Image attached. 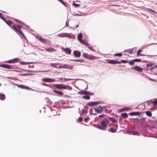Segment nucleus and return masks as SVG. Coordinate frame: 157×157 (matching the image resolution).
<instances>
[{"label": "nucleus", "instance_id": "nucleus-41", "mask_svg": "<svg viewBox=\"0 0 157 157\" xmlns=\"http://www.w3.org/2000/svg\"><path fill=\"white\" fill-rule=\"evenodd\" d=\"M109 119L111 120L113 122H116V121L115 120L114 118L113 117H110Z\"/></svg>", "mask_w": 157, "mask_h": 157}, {"label": "nucleus", "instance_id": "nucleus-54", "mask_svg": "<svg viewBox=\"0 0 157 157\" xmlns=\"http://www.w3.org/2000/svg\"><path fill=\"white\" fill-rule=\"evenodd\" d=\"M17 26L18 27V30H21V26L19 25H17Z\"/></svg>", "mask_w": 157, "mask_h": 157}, {"label": "nucleus", "instance_id": "nucleus-22", "mask_svg": "<svg viewBox=\"0 0 157 157\" xmlns=\"http://www.w3.org/2000/svg\"><path fill=\"white\" fill-rule=\"evenodd\" d=\"M10 27L12 28L15 31H17V28L16 27L14 24L13 23L12 24Z\"/></svg>", "mask_w": 157, "mask_h": 157}, {"label": "nucleus", "instance_id": "nucleus-28", "mask_svg": "<svg viewBox=\"0 0 157 157\" xmlns=\"http://www.w3.org/2000/svg\"><path fill=\"white\" fill-rule=\"evenodd\" d=\"M128 63L129 65H133L134 64V62L133 59L131 60L130 61H128Z\"/></svg>", "mask_w": 157, "mask_h": 157}, {"label": "nucleus", "instance_id": "nucleus-39", "mask_svg": "<svg viewBox=\"0 0 157 157\" xmlns=\"http://www.w3.org/2000/svg\"><path fill=\"white\" fill-rule=\"evenodd\" d=\"M128 60H122L120 62H121V63H128Z\"/></svg>", "mask_w": 157, "mask_h": 157}, {"label": "nucleus", "instance_id": "nucleus-21", "mask_svg": "<svg viewBox=\"0 0 157 157\" xmlns=\"http://www.w3.org/2000/svg\"><path fill=\"white\" fill-rule=\"evenodd\" d=\"M5 22L10 26H11V25H12L13 23V22L11 21L10 20L6 21V20Z\"/></svg>", "mask_w": 157, "mask_h": 157}, {"label": "nucleus", "instance_id": "nucleus-46", "mask_svg": "<svg viewBox=\"0 0 157 157\" xmlns=\"http://www.w3.org/2000/svg\"><path fill=\"white\" fill-rule=\"evenodd\" d=\"M82 117H79L78 118V121L79 122H80L81 121H82Z\"/></svg>", "mask_w": 157, "mask_h": 157}, {"label": "nucleus", "instance_id": "nucleus-57", "mask_svg": "<svg viewBox=\"0 0 157 157\" xmlns=\"http://www.w3.org/2000/svg\"><path fill=\"white\" fill-rule=\"evenodd\" d=\"M2 13H0V17L1 16H2Z\"/></svg>", "mask_w": 157, "mask_h": 157}, {"label": "nucleus", "instance_id": "nucleus-1", "mask_svg": "<svg viewBox=\"0 0 157 157\" xmlns=\"http://www.w3.org/2000/svg\"><path fill=\"white\" fill-rule=\"evenodd\" d=\"M109 124L108 119L105 117H103V118L101 119V125H97L96 127L100 129L105 130Z\"/></svg>", "mask_w": 157, "mask_h": 157}, {"label": "nucleus", "instance_id": "nucleus-10", "mask_svg": "<svg viewBox=\"0 0 157 157\" xmlns=\"http://www.w3.org/2000/svg\"><path fill=\"white\" fill-rule=\"evenodd\" d=\"M43 81L47 82H51L55 81L53 79L49 78H44L42 79Z\"/></svg>", "mask_w": 157, "mask_h": 157}, {"label": "nucleus", "instance_id": "nucleus-35", "mask_svg": "<svg viewBox=\"0 0 157 157\" xmlns=\"http://www.w3.org/2000/svg\"><path fill=\"white\" fill-rule=\"evenodd\" d=\"M134 62H141V60L140 59H133Z\"/></svg>", "mask_w": 157, "mask_h": 157}, {"label": "nucleus", "instance_id": "nucleus-19", "mask_svg": "<svg viewBox=\"0 0 157 157\" xmlns=\"http://www.w3.org/2000/svg\"><path fill=\"white\" fill-rule=\"evenodd\" d=\"M0 99L4 100L5 99V96L4 94H0Z\"/></svg>", "mask_w": 157, "mask_h": 157}, {"label": "nucleus", "instance_id": "nucleus-34", "mask_svg": "<svg viewBox=\"0 0 157 157\" xmlns=\"http://www.w3.org/2000/svg\"><path fill=\"white\" fill-rule=\"evenodd\" d=\"M126 52H128L130 54H132L133 53V51L131 50H127L125 51Z\"/></svg>", "mask_w": 157, "mask_h": 157}, {"label": "nucleus", "instance_id": "nucleus-24", "mask_svg": "<svg viewBox=\"0 0 157 157\" xmlns=\"http://www.w3.org/2000/svg\"><path fill=\"white\" fill-rule=\"evenodd\" d=\"M71 60L74 61H77L80 62H84V60L83 59H72Z\"/></svg>", "mask_w": 157, "mask_h": 157}, {"label": "nucleus", "instance_id": "nucleus-45", "mask_svg": "<svg viewBox=\"0 0 157 157\" xmlns=\"http://www.w3.org/2000/svg\"><path fill=\"white\" fill-rule=\"evenodd\" d=\"M29 75V74H20V75L23 76H28Z\"/></svg>", "mask_w": 157, "mask_h": 157}, {"label": "nucleus", "instance_id": "nucleus-13", "mask_svg": "<svg viewBox=\"0 0 157 157\" xmlns=\"http://www.w3.org/2000/svg\"><path fill=\"white\" fill-rule=\"evenodd\" d=\"M109 63L114 64L117 63L120 64L121 62L119 61H117L115 60H110L108 62Z\"/></svg>", "mask_w": 157, "mask_h": 157}, {"label": "nucleus", "instance_id": "nucleus-7", "mask_svg": "<svg viewBox=\"0 0 157 157\" xmlns=\"http://www.w3.org/2000/svg\"><path fill=\"white\" fill-rule=\"evenodd\" d=\"M103 108V107L99 106L97 108H94V109L95 110V111L97 113H100L103 112L104 110L102 109Z\"/></svg>", "mask_w": 157, "mask_h": 157}, {"label": "nucleus", "instance_id": "nucleus-55", "mask_svg": "<svg viewBox=\"0 0 157 157\" xmlns=\"http://www.w3.org/2000/svg\"><path fill=\"white\" fill-rule=\"evenodd\" d=\"M150 80H151V81H154V82H156L155 80L154 79H152V78H151V79H150Z\"/></svg>", "mask_w": 157, "mask_h": 157}, {"label": "nucleus", "instance_id": "nucleus-26", "mask_svg": "<svg viewBox=\"0 0 157 157\" xmlns=\"http://www.w3.org/2000/svg\"><path fill=\"white\" fill-rule=\"evenodd\" d=\"M146 115L148 117H151L152 116V113L150 111H147L145 113Z\"/></svg>", "mask_w": 157, "mask_h": 157}, {"label": "nucleus", "instance_id": "nucleus-60", "mask_svg": "<svg viewBox=\"0 0 157 157\" xmlns=\"http://www.w3.org/2000/svg\"><path fill=\"white\" fill-rule=\"evenodd\" d=\"M151 56H152V55H151Z\"/></svg>", "mask_w": 157, "mask_h": 157}, {"label": "nucleus", "instance_id": "nucleus-50", "mask_svg": "<svg viewBox=\"0 0 157 157\" xmlns=\"http://www.w3.org/2000/svg\"><path fill=\"white\" fill-rule=\"evenodd\" d=\"M0 18L3 20L4 21L6 20V19H5V18L3 17H2V16L0 17Z\"/></svg>", "mask_w": 157, "mask_h": 157}, {"label": "nucleus", "instance_id": "nucleus-47", "mask_svg": "<svg viewBox=\"0 0 157 157\" xmlns=\"http://www.w3.org/2000/svg\"><path fill=\"white\" fill-rule=\"evenodd\" d=\"M73 5L76 7H77L78 6H80V5L79 4H77L73 2Z\"/></svg>", "mask_w": 157, "mask_h": 157}, {"label": "nucleus", "instance_id": "nucleus-40", "mask_svg": "<svg viewBox=\"0 0 157 157\" xmlns=\"http://www.w3.org/2000/svg\"><path fill=\"white\" fill-rule=\"evenodd\" d=\"M14 20L15 21H16V22H19V23H20V24H23V23L22 21H20L17 19H14Z\"/></svg>", "mask_w": 157, "mask_h": 157}, {"label": "nucleus", "instance_id": "nucleus-20", "mask_svg": "<svg viewBox=\"0 0 157 157\" xmlns=\"http://www.w3.org/2000/svg\"><path fill=\"white\" fill-rule=\"evenodd\" d=\"M80 43H81L82 44L85 45L86 46H88L89 45V44L86 43L85 41L84 40H82L81 41H79Z\"/></svg>", "mask_w": 157, "mask_h": 157}, {"label": "nucleus", "instance_id": "nucleus-14", "mask_svg": "<svg viewBox=\"0 0 157 157\" xmlns=\"http://www.w3.org/2000/svg\"><path fill=\"white\" fill-rule=\"evenodd\" d=\"M63 50L67 54H70L71 53V50L68 48H64Z\"/></svg>", "mask_w": 157, "mask_h": 157}, {"label": "nucleus", "instance_id": "nucleus-6", "mask_svg": "<svg viewBox=\"0 0 157 157\" xmlns=\"http://www.w3.org/2000/svg\"><path fill=\"white\" fill-rule=\"evenodd\" d=\"M19 61V59L18 58H15L13 59L8 60L6 63H17Z\"/></svg>", "mask_w": 157, "mask_h": 157}, {"label": "nucleus", "instance_id": "nucleus-30", "mask_svg": "<svg viewBox=\"0 0 157 157\" xmlns=\"http://www.w3.org/2000/svg\"><path fill=\"white\" fill-rule=\"evenodd\" d=\"M63 67L64 68L71 69L70 67L67 64H64L63 66Z\"/></svg>", "mask_w": 157, "mask_h": 157}, {"label": "nucleus", "instance_id": "nucleus-15", "mask_svg": "<svg viewBox=\"0 0 157 157\" xmlns=\"http://www.w3.org/2000/svg\"><path fill=\"white\" fill-rule=\"evenodd\" d=\"M140 114L139 112H133L129 113V114L131 116H133L135 115L138 116Z\"/></svg>", "mask_w": 157, "mask_h": 157}, {"label": "nucleus", "instance_id": "nucleus-37", "mask_svg": "<svg viewBox=\"0 0 157 157\" xmlns=\"http://www.w3.org/2000/svg\"><path fill=\"white\" fill-rule=\"evenodd\" d=\"M114 56H122V54L121 53H118L115 54Z\"/></svg>", "mask_w": 157, "mask_h": 157}, {"label": "nucleus", "instance_id": "nucleus-36", "mask_svg": "<svg viewBox=\"0 0 157 157\" xmlns=\"http://www.w3.org/2000/svg\"><path fill=\"white\" fill-rule=\"evenodd\" d=\"M19 87H20L21 88H26L27 89H30L28 87L24 86H22V85H20Z\"/></svg>", "mask_w": 157, "mask_h": 157}, {"label": "nucleus", "instance_id": "nucleus-43", "mask_svg": "<svg viewBox=\"0 0 157 157\" xmlns=\"http://www.w3.org/2000/svg\"><path fill=\"white\" fill-rule=\"evenodd\" d=\"M86 46L87 47H88V48H89V49H90V50L92 51H93V47L92 46H90L89 44V45Z\"/></svg>", "mask_w": 157, "mask_h": 157}, {"label": "nucleus", "instance_id": "nucleus-44", "mask_svg": "<svg viewBox=\"0 0 157 157\" xmlns=\"http://www.w3.org/2000/svg\"><path fill=\"white\" fill-rule=\"evenodd\" d=\"M136 55L137 56H145V55L144 54H140V52H139L138 54V52H137Z\"/></svg>", "mask_w": 157, "mask_h": 157}, {"label": "nucleus", "instance_id": "nucleus-29", "mask_svg": "<svg viewBox=\"0 0 157 157\" xmlns=\"http://www.w3.org/2000/svg\"><path fill=\"white\" fill-rule=\"evenodd\" d=\"M82 98L86 100H89L90 98V97L89 96H83Z\"/></svg>", "mask_w": 157, "mask_h": 157}, {"label": "nucleus", "instance_id": "nucleus-3", "mask_svg": "<svg viewBox=\"0 0 157 157\" xmlns=\"http://www.w3.org/2000/svg\"><path fill=\"white\" fill-rule=\"evenodd\" d=\"M82 56L85 58L91 60L95 59L97 58L96 56H93L91 54H89L87 53H83L82 54Z\"/></svg>", "mask_w": 157, "mask_h": 157}, {"label": "nucleus", "instance_id": "nucleus-52", "mask_svg": "<svg viewBox=\"0 0 157 157\" xmlns=\"http://www.w3.org/2000/svg\"><path fill=\"white\" fill-rule=\"evenodd\" d=\"M142 49L138 50L137 51V52H138V54L139 53V52H140H140H142Z\"/></svg>", "mask_w": 157, "mask_h": 157}, {"label": "nucleus", "instance_id": "nucleus-12", "mask_svg": "<svg viewBox=\"0 0 157 157\" xmlns=\"http://www.w3.org/2000/svg\"><path fill=\"white\" fill-rule=\"evenodd\" d=\"M73 54L74 56L75 57H79L81 56L80 52L77 51H75L73 52Z\"/></svg>", "mask_w": 157, "mask_h": 157}, {"label": "nucleus", "instance_id": "nucleus-11", "mask_svg": "<svg viewBox=\"0 0 157 157\" xmlns=\"http://www.w3.org/2000/svg\"><path fill=\"white\" fill-rule=\"evenodd\" d=\"M133 69L139 72H142L143 71V68H142L137 66H135Z\"/></svg>", "mask_w": 157, "mask_h": 157}, {"label": "nucleus", "instance_id": "nucleus-23", "mask_svg": "<svg viewBox=\"0 0 157 157\" xmlns=\"http://www.w3.org/2000/svg\"><path fill=\"white\" fill-rule=\"evenodd\" d=\"M15 32L17 33H19V34H21L23 36H25L23 33V32L21 30H18V29H17V31H15Z\"/></svg>", "mask_w": 157, "mask_h": 157}, {"label": "nucleus", "instance_id": "nucleus-56", "mask_svg": "<svg viewBox=\"0 0 157 157\" xmlns=\"http://www.w3.org/2000/svg\"><path fill=\"white\" fill-rule=\"evenodd\" d=\"M151 10L152 12H154V13H155V11L154 10Z\"/></svg>", "mask_w": 157, "mask_h": 157}, {"label": "nucleus", "instance_id": "nucleus-49", "mask_svg": "<svg viewBox=\"0 0 157 157\" xmlns=\"http://www.w3.org/2000/svg\"><path fill=\"white\" fill-rule=\"evenodd\" d=\"M50 65L52 67H56V65L55 63H51Z\"/></svg>", "mask_w": 157, "mask_h": 157}, {"label": "nucleus", "instance_id": "nucleus-8", "mask_svg": "<svg viewBox=\"0 0 157 157\" xmlns=\"http://www.w3.org/2000/svg\"><path fill=\"white\" fill-rule=\"evenodd\" d=\"M100 102L97 101L94 102H89L87 103V105L89 106H94L97 105L99 104Z\"/></svg>", "mask_w": 157, "mask_h": 157}, {"label": "nucleus", "instance_id": "nucleus-9", "mask_svg": "<svg viewBox=\"0 0 157 157\" xmlns=\"http://www.w3.org/2000/svg\"><path fill=\"white\" fill-rule=\"evenodd\" d=\"M0 67L8 69H11L12 68V67L10 65L6 64H0Z\"/></svg>", "mask_w": 157, "mask_h": 157}, {"label": "nucleus", "instance_id": "nucleus-38", "mask_svg": "<svg viewBox=\"0 0 157 157\" xmlns=\"http://www.w3.org/2000/svg\"><path fill=\"white\" fill-rule=\"evenodd\" d=\"M151 102L154 104V105H156L157 104V99L155 100L154 101H151Z\"/></svg>", "mask_w": 157, "mask_h": 157}, {"label": "nucleus", "instance_id": "nucleus-31", "mask_svg": "<svg viewBox=\"0 0 157 157\" xmlns=\"http://www.w3.org/2000/svg\"><path fill=\"white\" fill-rule=\"evenodd\" d=\"M62 35L63 37H68L69 36V35L67 33H64L62 34Z\"/></svg>", "mask_w": 157, "mask_h": 157}, {"label": "nucleus", "instance_id": "nucleus-18", "mask_svg": "<svg viewBox=\"0 0 157 157\" xmlns=\"http://www.w3.org/2000/svg\"><path fill=\"white\" fill-rule=\"evenodd\" d=\"M53 91L55 93L57 94L60 96H62L63 94V93L61 91H59L55 90H53Z\"/></svg>", "mask_w": 157, "mask_h": 157}, {"label": "nucleus", "instance_id": "nucleus-17", "mask_svg": "<svg viewBox=\"0 0 157 157\" xmlns=\"http://www.w3.org/2000/svg\"><path fill=\"white\" fill-rule=\"evenodd\" d=\"M82 34L81 33H80L78 34V36H77V38L79 41L82 40Z\"/></svg>", "mask_w": 157, "mask_h": 157}, {"label": "nucleus", "instance_id": "nucleus-42", "mask_svg": "<svg viewBox=\"0 0 157 157\" xmlns=\"http://www.w3.org/2000/svg\"><path fill=\"white\" fill-rule=\"evenodd\" d=\"M20 63L21 64H23V65H27L30 63H29L25 62H20Z\"/></svg>", "mask_w": 157, "mask_h": 157}, {"label": "nucleus", "instance_id": "nucleus-4", "mask_svg": "<svg viewBox=\"0 0 157 157\" xmlns=\"http://www.w3.org/2000/svg\"><path fill=\"white\" fill-rule=\"evenodd\" d=\"M78 94H85L87 95H92L94 94L93 93H91L87 91L82 90L78 93Z\"/></svg>", "mask_w": 157, "mask_h": 157}, {"label": "nucleus", "instance_id": "nucleus-16", "mask_svg": "<svg viewBox=\"0 0 157 157\" xmlns=\"http://www.w3.org/2000/svg\"><path fill=\"white\" fill-rule=\"evenodd\" d=\"M45 50L48 52H56V50L52 48H50L49 49H46Z\"/></svg>", "mask_w": 157, "mask_h": 157}, {"label": "nucleus", "instance_id": "nucleus-27", "mask_svg": "<svg viewBox=\"0 0 157 157\" xmlns=\"http://www.w3.org/2000/svg\"><path fill=\"white\" fill-rule=\"evenodd\" d=\"M131 109L130 108L126 107L121 109V111H123L125 110H129Z\"/></svg>", "mask_w": 157, "mask_h": 157}, {"label": "nucleus", "instance_id": "nucleus-25", "mask_svg": "<svg viewBox=\"0 0 157 157\" xmlns=\"http://www.w3.org/2000/svg\"><path fill=\"white\" fill-rule=\"evenodd\" d=\"M121 115L122 117L125 118H126L128 117V115L126 113H123L121 114Z\"/></svg>", "mask_w": 157, "mask_h": 157}, {"label": "nucleus", "instance_id": "nucleus-48", "mask_svg": "<svg viewBox=\"0 0 157 157\" xmlns=\"http://www.w3.org/2000/svg\"><path fill=\"white\" fill-rule=\"evenodd\" d=\"M104 117L105 116L104 114H101V115H99V117L101 119V118H103V117Z\"/></svg>", "mask_w": 157, "mask_h": 157}, {"label": "nucleus", "instance_id": "nucleus-59", "mask_svg": "<svg viewBox=\"0 0 157 157\" xmlns=\"http://www.w3.org/2000/svg\"><path fill=\"white\" fill-rule=\"evenodd\" d=\"M44 86H46V85H46V84H44Z\"/></svg>", "mask_w": 157, "mask_h": 157}, {"label": "nucleus", "instance_id": "nucleus-58", "mask_svg": "<svg viewBox=\"0 0 157 157\" xmlns=\"http://www.w3.org/2000/svg\"><path fill=\"white\" fill-rule=\"evenodd\" d=\"M148 79L150 80V79H151V78H148Z\"/></svg>", "mask_w": 157, "mask_h": 157}, {"label": "nucleus", "instance_id": "nucleus-2", "mask_svg": "<svg viewBox=\"0 0 157 157\" xmlns=\"http://www.w3.org/2000/svg\"><path fill=\"white\" fill-rule=\"evenodd\" d=\"M53 86L59 89H67L69 90H71L72 88L70 86L67 87V86L63 84H54Z\"/></svg>", "mask_w": 157, "mask_h": 157}, {"label": "nucleus", "instance_id": "nucleus-51", "mask_svg": "<svg viewBox=\"0 0 157 157\" xmlns=\"http://www.w3.org/2000/svg\"><path fill=\"white\" fill-rule=\"evenodd\" d=\"M89 119V118H84V121H85L86 122H87V121H88V120Z\"/></svg>", "mask_w": 157, "mask_h": 157}, {"label": "nucleus", "instance_id": "nucleus-5", "mask_svg": "<svg viewBox=\"0 0 157 157\" xmlns=\"http://www.w3.org/2000/svg\"><path fill=\"white\" fill-rule=\"evenodd\" d=\"M36 38L40 42L44 44H45L47 41L46 39H44L41 36H36Z\"/></svg>", "mask_w": 157, "mask_h": 157}, {"label": "nucleus", "instance_id": "nucleus-33", "mask_svg": "<svg viewBox=\"0 0 157 157\" xmlns=\"http://www.w3.org/2000/svg\"><path fill=\"white\" fill-rule=\"evenodd\" d=\"M109 131L112 132H116V130L114 129V128H113L111 127Z\"/></svg>", "mask_w": 157, "mask_h": 157}, {"label": "nucleus", "instance_id": "nucleus-53", "mask_svg": "<svg viewBox=\"0 0 157 157\" xmlns=\"http://www.w3.org/2000/svg\"><path fill=\"white\" fill-rule=\"evenodd\" d=\"M156 67H157V65H155L154 67L151 68V69H150V70H152L154 68H156Z\"/></svg>", "mask_w": 157, "mask_h": 157}, {"label": "nucleus", "instance_id": "nucleus-32", "mask_svg": "<svg viewBox=\"0 0 157 157\" xmlns=\"http://www.w3.org/2000/svg\"><path fill=\"white\" fill-rule=\"evenodd\" d=\"M154 64V63H150L147 64L146 66L147 67H152Z\"/></svg>", "mask_w": 157, "mask_h": 157}]
</instances>
